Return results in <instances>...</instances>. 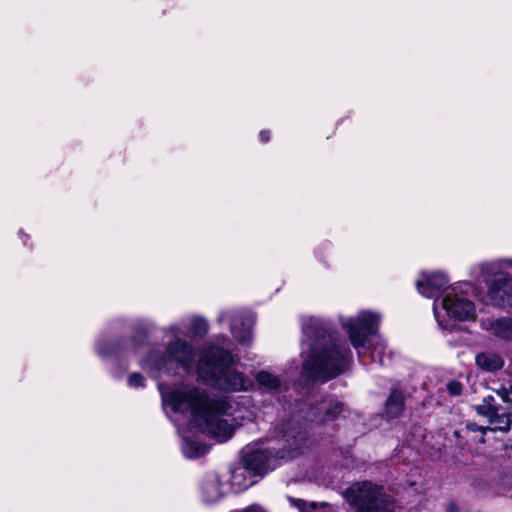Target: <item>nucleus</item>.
Segmentation results:
<instances>
[{
    "instance_id": "nucleus-30",
    "label": "nucleus",
    "mask_w": 512,
    "mask_h": 512,
    "mask_svg": "<svg viewBox=\"0 0 512 512\" xmlns=\"http://www.w3.org/2000/svg\"><path fill=\"white\" fill-rule=\"evenodd\" d=\"M243 475L242 469H236L232 472V481L236 482L237 478Z\"/></svg>"
},
{
    "instance_id": "nucleus-33",
    "label": "nucleus",
    "mask_w": 512,
    "mask_h": 512,
    "mask_svg": "<svg viewBox=\"0 0 512 512\" xmlns=\"http://www.w3.org/2000/svg\"><path fill=\"white\" fill-rule=\"evenodd\" d=\"M481 443H484L485 442V439L482 437L481 440H480Z\"/></svg>"
},
{
    "instance_id": "nucleus-10",
    "label": "nucleus",
    "mask_w": 512,
    "mask_h": 512,
    "mask_svg": "<svg viewBox=\"0 0 512 512\" xmlns=\"http://www.w3.org/2000/svg\"><path fill=\"white\" fill-rule=\"evenodd\" d=\"M474 410L478 415L488 419L489 424L492 426L489 431H509L512 423V414L503 411L492 395L484 397L480 404L474 406Z\"/></svg>"
},
{
    "instance_id": "nucleus-2",
    "label": "nucleus",
    "mask_w": 512,
    "mask_h": 512,
    "mask_svg": "<svg viewBox=\"0 0 512 512\" xmlns=\"http://www.w3.org/2000/svg\"><path fill=\"white\" fill-rule=\"evenodd\" d=\"M302 331V377L325 382L348 367L351 352L344 343L337 342L326 322L316 317L304 318Z\"/></svg>"
},
{
    "instance_id": "nucleus-20",
    "label": "nucleus",
    "mask_w": 512,
    "mask_h": 512,
    "mask_svg": "<svg viewBox=\"0 0 512 512\" xmlns=\"http://www.w3.org/2000/svg\"><path fill=\"white\" fill-rule=\"evenodd\" d=\"M476 363L480 368L487 371L499 370L504 364L502 357L492 352H483L477 354Z\"/></svg>"
},
{
    "instance_id": "nucleus-22",
    "label": "nucleus",
    "mask_w": 512,
    "mask_h": 512,
    "mask_svg": "<svg viewBox=\"0 0 512 512\" xmlns=\"http://www.w3.org/2000/svg\"><path fill=\"white\" fill-rule=\"evenodd\" d=\"M191 330L194 335L202 336L208 331V324L202 318H193L191 321Z\"/></svg>"
},
{
    "instance_id": "nucleus-25",
    "label": "nucleus",
    "mask_w": 512,
    "mask_h": 512,
    "mask_svg": "<svg viewBox=\"0 0 512 512\" xmlns=\"http://www.w3.org/2000/svg\"><path fill=\"white\" fill-rule=\"evenodd\" d=\"M128 385L134 388L144 387L145 379L140 373H132L128 378Z\"/></svg>"
},
{
    "instance_id": "nucleus-24",
    "label": "nucleus",
    "mask_w": 512,
    "mask_h": 512,
    "mask_svg": "<svg viewBox=\"0 0 512 512\" xmlns=\"http://www.w3.org/2000/svg\"><path fill=\"white\" fill-rule=\"evenodd\" d=\"M446 388L451 396H459L462 393L463 385L459 381L451 380L446 384Z\"/></svg>"
},
{
    "instance_id": "nucleus-21",
    "label": "nucleus",
    "mask_w": 512,
    "mask_h": 512,
    "mask_svg": "<svg viewBox=\"0 0 512 512\" xmlns=\"http://www.w3.org/2000/svg\"><path fill=\"white\" fill-rule=\"evenodd\" d=\"M505 268L512 269V259H500L492 262H484L477 266V269L486 276H498Z\"/></svg>"
},
{
    "instance_id": "nucleus-3",
    "label": "nucleus",
    "mask_w": 512,
    "mask_h": 512,
    "mask_svg": "<svg viewBox=\"0 0 512 512\" xmlns=\"http://www.w3.org/2000/svg\"><path fill=\"white\" fill-rule=\"evenodd\" d=\"M231 345L228 338H217V342L203 352L198 363V372L201 377L213 380L224 391L248 390L252 387V381L243 373L228 367L233 362Z\"/></svg>"
},
{
    "instance_id": "nucleus-16",
    "label": "nucleus",
    "mask_w": 512,
    "mask_h": 512,
    "mask_svg": "<svg viewBox=\"0 0 512 512\" xmlns=\"http://www.w3.org/2000/svg\"><path fill=\"white\" fill-rule=\"evenodd\" d=\"M305 435L306 433L299 427L290 424L282 431L283 447L287 449L288 454L301 448L306 439Z\"/></svg>"
},
{
    "instance_id": "nucleus-11",
    "label": "nucleus",
    "mask_w": 512,
    "mask_h": 512,
    "mask_svg": "<svg viewBox=\"0 0 512 512\" xmlns=\"http://www.w3.org/2000/svg\"><path fill=\"white\" fill-rule=\"evenodd\" d=\"M218 322H230V330L233 337L240 344H249L252 340V326L254 317L251 314H244L239 311L225 310L218 316Z\"/></svg>"
},
{
    "instance_id": "nucleus-31",
    "label": "nucleus",
    "mask_w": 512,
    "mask_h": 512,
    "mask_svg": "<svg viewBox=\"0 0 512 512\" xmlns=\"http://www.w3.org/2000/svg\"><path fill=\"white\" fill-rule=\"evenodd\" d=\"M125 347H126V349L131 350V351H136L138 348L134 341H128L126 343Z\"/></svg>"
},
{
    "instance_id": "nucleus-17",
    "label": "nucleus",
    "mask_w": 512,
    "mask_h": 512,
    "mask_svg": "<svg viewBox=\"0 0 512 512\" xmlns=\"http://www.w3.org/2000/svg\"><path fill=\"white\" fill-rule=\"evenodd\" d=\"M179 433L183 439L182 451L187 458L200 457L208 451L205 444L189 437L185 430L179 429Z\"/></svg>"
},
{
    "instance_id": "nucleus-19",
    "label": "nucleus",
    "mask_w": 512,
    "mask_h": 512,
    "mask_svg": "<svg viewBox=\"0 0 512 512\" xmlns=\"http://www.w3.org/2000/svg\"><path fill=\"white\" fill-rule=\"evenodd\" d=\"M405 400L404 395L399 390H393L385 404V414L388 418L398 417L404 410Z\"/></svg>"
},
{
    "instance_id": "nucleus-28",
    "label": "nucleus",
    "mask_w": 512,
    "mask_h": 512,
    "mask_svg": "<svg viewBox=\"0 0 512 512\" xmlns=\"http://www.w3.org/2000/svg\"><path fill=\"white\" fill-rule=\"evenodd\" d=\"M232 512H266L261 506L257 504L250 505L244 509L241 510H235Z\"/></svg>"
},
{
    "instance_id": "nucleus-29",
    "label": "nucleus",
    "mask_w": 512,
    "mask_h": 512,
    "mask_svg": "<svg viewBox=\"0 0 512 512\" xmlns=\"http://www.w3.org/2000/svg\"><path fill=\"white\" fill-rule=\"evenodd\" d=\"M259 136H260L261 141L266 143L270 140V131L263 130L260 132Z\"/></svg>"
},
{
    "instance_id": "nucleus-1",
    "label": "nucleus",
    "mask_w": 512,
    "mask_h": 512,
    "mask_svg": "<svg viewBox=\"0 0 512 512\" xmlns=\"http://www.w3.org/2000/svg\"><path fill=\"white\" fill-rule=\"evenodd\" d=\"M163 401L174 412L190 414V425L219 442L227 441L233 434V426L225 418L232 406L226 397L210 396L205 390L184 385L170 391H161Z\"/></svg>"
},
{
    "instance_id": "nucleus-7",
    "label": "nucleus",
    "mask_w": 512,
    "mask_h": 512,
    "mask_svg": "<svg viewBox=\"0 0 512 512\" xmlns=\"http://www.w3.org/2000/svg\"><path fill=\"white\" fill-rule=\"evenodd\" d=\"M433 310L438 325L442 329L449 327L450 319L468 321L476 316L474 303L462 293H458L455 287L447 291L441 300L434 301Z\"/></svg>"
},
{
    "instance_id": "nucleus-12",
    "label": "nucleus",
    "mask_w": 512,
    "mask_h": 512,
    "mask_svg": "<svg viewBox=\"0 0 512 512\" xmlns=\"http://www.w3.org/2000/svg\"><path fill=\"white\" fill-rule=\"evenodd\" d=\"M447 283L448 278L444 273H422L421 279L416 281V287L421 295L427 298H432L436 293L443 289Z\"/></svg>"
},
{
    "instance_id": "nucleus-32",
    "label": "nucleus",
    "mask_w": 512,
    "mask_h": 512,
    "mask_svg": "<svg viewBox=\"0 0 512 512\" xmlns=\"http://www.w3.org/2000/svg\"><path fill=\"white\" fill-rule=\"evenodd\" d=\"M446 512H459L457 506L454 503L449 504Z\"/></svg>"
},
{
    "instance_id": "nucleus-27",
    "label": "nucleus",
    "mask_w": 512,
    "mask_h": 512,
    "mask_svg": "<svg viewBox=\"0 0 512 512\" xmlns=\"http://www.w3.org/2000/svg\"><path fill=\"white\" fill-rule=\"evenodd\" d=\"M466 427L469 431H472V432L480 431L483 435H485L487 433V431H489V429H490V427L479 426L478 424H476L474 422L467 423Z\"/></svg>"
},
{
    "instance_id": "nucleus-13",
    "label": "nucleus",
    "mask_w": 512,
    "mask_h": 512,
    "mask_svg": "<svg viewBox=\"0 0 512 512\" xmlns=\"http://www.w3.org/2000/svg\"><path fill=\"white\" fill-rule=\"evenodd\" d=\"M314 410V420L317 422H325L334 420L338 415L344 412V405L336 398L327 397L323 399Z\"/></svg>"
},
{
    "instance_id": "nucleus-23",
    "label": "nucleus",
    "mask_w": 512,
    "mask_h": 512,
    "mask_svg": "<svg viewBox=\"0 0 512 512\" xmlns=\"http://www.w3.org/2000/svg\"><path fill=\"white\" fill-rule=\"evenodd\" d=\"M496 393L504 402L512 403V380L508 383V386L497 389Z\"/></svg>"
},
{
    "instance_id": "nucleus-15",
    "label": "nucleus",
    "mask_w": 512,
    "mask_h": 512,
    "mask_svg": "<svg viewBox=\"0 0 512 512\" xmlns=\"http://www.w3.org/2000/svg\"><path fill=\"white\" fill-rule=\"evenodd\" d=\"M481 325L484 330L497 338L512 340V318L510 317L486 319L482 321Z\"/></svg>"
},
{
    "instance_id": "nucleus-6",
    "label": "nucleus",
    "mask_w": 512,
    "mask_h": 512,
    "mask_svg": "<svg viewBox=\"0 0 512 512\" xmlns=\"http://www.w3.org/2000/svg\"><path fill=\"white\" fill-rule=\"evenodd\" d=\"M344 498L357 512H394L395 509L393 499L383 487L369 481L351 485L345 490Z\"/></svg>"
},
{
    "instance_id": "nucleus-18",
    "label": "nucleus",
    "mask_w": 512,
    "mask_h": 512,
    "mask_svg": "<svg viewBox=\"0 0 512 512\" xmlns=\"http://www.w3.org/2000/svg\"><path fill=\"white\" fill-rule=\"evenodd\" d=\"M255 380L259 388L269 393H277L282 388L281 379L265 370L258 372Z\"/></svg>"
},
{
    "instance_id": "nucleus-5",
    "label": "nucleus",
    "mask_w": 512,
    "mask_h": 512,
    "mask_svg": "<svg viewBox=\"0 0 512 512\" xmlns=\"http://www.w3.org/2000/svg\"><path fill=\"white\" fill-rule=\"evenodd\" d=\"M341 325L347 332L352 346L357 350L358 357L362 363H366V352L369 351V357L372 362L385 365L386 361V344L377 338L371 347L365 348L368 337L375 335L380 321L379 315L363 311L356 317L341 318Z\"/></svg>"
},
{
    "instance_id": "nucleus-9",
    "label": "nucleus",
    "mask_w": 512,
    "mask_h": 512,
    "mask_svg": "<svg viewBox=\"0 0 512 512\" xmlns=\"http://www.w3.org/2000/svg\"><path fill=\"white\" fill-rule=\"evenodd\" d=\"M272 449L276 451L275 455L270 449H253L247 447L242 456L243 469L250 473L259 475L272 470L274 468V462L276 461V458L285 457L284 452L280 453L279 449L274 447Z\"/></svg>"
},
{
    "instance_id": "nucleus-26",
    "label": "nucleus",
    "mask_w": 512,
    "mask_h": 512,
    "mask_svg": "<svg viewBox=\"0 0 512 512\" xmlns=\"http://www.w3.org/2000/svg\"><path fill=\"white\" fill-rule=\"evenodd\" d=\"M98 354L106 357L113 354H118V351L111 344H99L97 347Z\"/></svg>"
},
{
    "instance_id": "nucleus-8",
    "label": "nucleus",
    "mask_w": 512,
    "mask_h": 512,
    "mask_svg": "<svg viewBox=\"0 0 512 512\" xmlns=\"http://www.w3.org/2000/svg\"><path fill=\"white\" fill-rule=\"evenodd\" d=\"M478 277L487 284V297L494 307L512 306V277L508 274L484 276L480 270Z\"/></svg>"
},
{
    "instance_id": "nucleus-34",
    "label": "nucleus",
    "mask_w": 512,
    "mask_h": 512,
    "mask_svg": "<svg viewBox=\"0 0 512 512\" xmlns=\"http://www.w3.org/2000/svg\"><path fill=\"white\" fill-rule=\"evenodd\" d=\"M511 448H512V444H511Z\"/></svg>"
},
{
    "instance_id": "nucleus-4",
    "label": "nucleus",
    "mask_w": 512,
    "mask_h": 512,
    "mask_svg": "<svg viewBox=\"0 0 512 512\" xmlns=\"http://www.w3.org/2000/svg\"><path fill=\"white\" fill-rule=\"evenodd\" d=\"M167 331L175 338L167 344L166 349L164 351L153 349L140 362L142 368L152 376L157 373L174 374L180 367L189 372L193 366L195 351L192 345L178 337L182 334L181 328L175 324L171 325Z\"/></svg>"
},
{
    "instance_id": "nucleus-14",
    "label": "nucleus",
    "mask_w": 512,
    "mask_h": 512,
    "mask_svg": "<svg viewBox=\"0 0 512 512\" xmlns=\"http://www.w3.org/2000/svg\"><path fill=\"white\" fill-rule=\"evenodd\" d=\"M202 499L207 504L220 501L224 496L223 484L217 474H209L201 485Z\"/></svg>"
}]
</instances>
